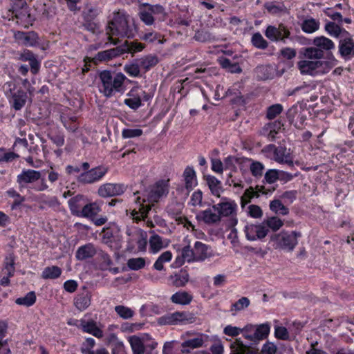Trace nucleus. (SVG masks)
Instances as JSON below:
<instances>
[{"label":"nucleus","instance_id":"obj_1","mask_svg":"<svg viewBox=\"0 0 354 354\" xmlns=\"http://www.w3.org/2000/svg\"><path fill=\"white\" fill-rule=\"evenodd\" d=\"M169 192L168 180H160L146 189L141 196H138L130 208V217L136 222L143 221L148 227H153V222L148 218L155 203L166 196Z\"/></svg>","mask_w":354,"mask_h":354},{"label":"nucleus","instance_id":"obj_2","mask_svg":"<svg viewBox=\"0 0 354 354\" xmlns=\"http://www.w3.org/2000/svg\"><path fill=\"white\" fill-rule=\"evenodd\" d=\"M99 79V91L106 98L124 93L127 77L122 73L104 70L100 73Z\"/></svg>","mask_w":354,"mask_h":354},{"label":"nucleus","instance_id":"obj_3","mask_svg":"<svg viewBox=\"0 0 354 354\" xmlns=\"http://www.w3.org/2000/svg\"><path fill=\"white\" fill-rule=\"evenodd\" d=\"M212 256L213 252L209 245L201 241H196L193 248L188 245L182 249L181 256L176 257L175 264L176 266H181L185 261H203Z\"/></svg>","mask_w":354,"mask_h":354},{"label":"nucleus","instance_id":"obj_4","mask_svg":"<svg viewBox=\"0 0 354 354\" xmlns=\"http://www.w3.org/2000/svg\"><path fill=\"white\" fill-rule=\"evenodd\" d=\"M41 172L32 169H24L17 177L19 189L29 188L37 192L47 190L48 186L44 179H41Z\"/></svg>","mask_w":354,"mask_h":354},{"label":"nucleus","instance_id":"obj_5","mask_svg":"<svg viewBox=\"0 0 354 354\" xmlns=\"http://www.w3.org/2000/svg\"><path fill=\"white\" fill-rule=\"evenodd\" d=\"M133 354H158V343L149 334L140 336L133 335L129 337Z\"/></svg>","mask_w":354,"mask_h":354},{"label":"nucleus","instance_id":"obj_6","mask_svg":"<svg viewBox=\"0 0 354 354\" xmlns=\"http://www.w3.org/2000/svg\"><path fill=\"white\" fill-rule=\"evenodd\" d=\"M301 236L299 232L297 231H281L271 236V241L274 243L276 249H281L288 251H292L298 244V238Z\"/></svg>","mask_w":354,"mask_h":354},{"label":"nucleus","instance_id":"obj_7","mask_svg":"<svg viewBox=\"0 0 354 354\" xmlns=\"http://www.w3.org/2000/svg\"><path fill=\"white\" fill-rule=\"evenodd\" d=\"M136 24H109L106 28V34L108 35V41L104 46L109 44L116 45L118 40L114 39L112 36L116 35L121 37H133L136 32Z\"/></svg>","mask_w":354,"mask_h":354},{"label":"nucleus","instance_id":"obj_8","mask_svg":"<svg viewBox=\"0 0 354 354\" xmlns=\"http://www.w3.org/2000/svg\"><path fill=\"white\" fill-rule=\"evenodd\" d=\"M270 330V327L268 323L259 325L247 324L243 327V337L250 342V346H252L266 339Z\"/></svg>","mask_w":354,"mask_h":354},{"label":"nucleus","instance_id":"obj_9","mask_svg":"<svg viewBox=\"0 0 354 354\" xmlns=\"http://www.w3.org/2000/svg\"><path fill=\"white\" fill-rule=\"evenodd\" d=\"M215 209H217L221 218L224 217H229V226L234 227L237 224V210L238 205L235 201L223 197L217 204L214 205Z\"/></svg>","mask_w":354,"mask_h":354},{"label":"nucleus","instance_id":"obj_10","mask_svg":"<svg viewBox=\"0 0 354 354\" xmlns=\"http://www.w3.org/2000/svg\"><path fill=\"white\" fill-rule=\"evenodd\" d=\"M128 97L124 103L131 109L137 110L142 106V101H149L152 96L140 87H133L127 93Z\"/></svg>","mask_w":354,"mask_h":354},{"label":"nucleus","instance_id":"obj_11","mask_svg":"<svg viewBox=\"0 0 354 354\" xmlns=\"http://www.w3.org/2000/svg\"><path fill=\"white\" fill-rule=\"evenodd\" d=\"M108 171L109 168L106 166H97L81 173L77 177V181L82 184L96 183L103 179Z\"/></svg>","mask_w":354,"mask_h":354},{"label":"nucleus","instance_id":"obj_12","mask_svg":"<svg viewBox=\"0 0 354 354\" xmlns=\"http://www.w3.org/2000/svg\"><path fill=\"white\" fill-rule=\"evenodd\" d=\"M266 151L272 153L273 159L277 162L293 167V156L290 149L281 146L276 147L274 145H269L266 147Z\"/></svg>","mask_w":354,"mask_h":354},{"label":"nucleus","instance_id":"obj_13","mask_svg":"<svg viewBox=\"0 0 354 354\" xmlns=\"http://www.w3.org/2000/svg\"><path fill=\"white\" fill-rule=\"evenodd\" d=\"M127 189L123 183H106L101 185L97 189V194L102 198H109L122 195Z\"/></svg>","mask_w":354,"mask_h":354},{"label":"nucleus","instance_id":"obj_14","mask_svg":"<svg viewBox=\"0 0 354 354\" xmlns=\"http://www.w3.org/2000/svg\"><path fill=\"white\" fill-rule=\"evenodd\" d=\"M8 98L11 106L15 110L19 111L26 104L28 95L26 92L22 89L14 87L10 88V94H8Z\"/></svg>","mask_w":354,"mask_h":354},{"label":"nucleus","instance_id":"obj_15","mask_svg":"<svg viewBox=\"0 0 354 354\" xmlns=\"http://www.w3.org/2000/svg\"><path fill=\"white\" fill-rule=\"evenodd\" d=\"M245 233L248 240L256 241L266 237L268 233V229L263 223L259 225L250 224L245 227Z\"/></svg>","mask_w":354,"mask_h":354},{"label":"nucleus","instance_id":"obj_16","mask_svg":"<svg viewBox=\"0 0 354 354\" xmlns=\"http://www.w3.org/2000/svg\"><path fill=\"white\" fill-rule=\"evenodd\" d=\"M14 37L19 44L25 46L33 47L39 44L38 35L34 31H16L14 32Z\"/></svg>","mask_w":354,"mask_h":354},{"label":"nucleus","instance_id":"obj_17","mask_svg":"<svg viewBox=\"0 0 354 354\" xmlns=\"http://www.w3.org/2000/svg\"><path fill=\"white\" fill-rule=\"evenodd\" d=\"M207 339V335L198 334L192 338L185 340L181 344L180 351L183 354H188L191 350L202 347Z\"/></svg>","mask_w":354,"mask_h":354},{"label":"nucleus","instance_id":"obj_18","mask_svg":"<svg viewBox=\"0 0 354 354\" xmlns=\"http://www.w3.org/2000/svg\"><path fill=\"white\" fill-rule=\"evenodd\" d=\"M192 316L186 312H175L162 317L164 324L169 325L185 324L192 322Z\"/></svg>","mask_w":354,"mask_h":354},{"label":"nucleus","instance_id":"obj_19","mask_svg":"<svg viewBox=\"0 0 354 354\" xmlns=\"http://www.w3.org/2000/svg\"><path fill=\"white\" fill-rule=\"evenodd\" d=\"M338 48L339 53L343 58L349 59L354 57V38L349 35L340 39Z\"/></svg>","mask_w":354,"mask_h":354},{"label":"nucleus","instance_id":"obj_20","mask_svg":"<svg viewBox=\"0 0 354 354\" xmlns=\"http://www.w3.org/2000/svg\"><path fill=\"white\" fill-rule=\"evenodd\" d=\"M80 329L84 333L91 334L97 338H102L104 335L101 328L97 325V323L92 319L88 320L84 318L81 319Z\"/></svg>","mask_w":354,"mask_h":354},{"label":"nucleus","instance_id":"obj_21","mask_svg":"<svg viewBox=\"0 0 354 354\" xmlns=\"http://www.w3.org/2000/svg\"><path fill=\"white\" fill-rule=\"evenodd\" d=\"M196 218L207 225L217 223L221 220L218 210L214 209V205L210 208L201 211L196 215Z\"/></svg>","mask_w":354,"mask_h":354},{"label":"nucleus","instance_id":"obj_22","mask_svg":"<svg viewBox=\"0 0 354 354\" xmlns=\"http://www.w3.org/2000/svg\"><path fill=\"white\" fill-rule=\"evenodd\" d=\"M266 36L272 41L283 40L288 37L289 31L282 24H279L277 28L269 26L266 30Z\"/></svg>","mask_w":354,"mask_h":354},{"label":"nucleus","instance_id":"obj_23","mask_svg":"<svg viewBox=\"0 0 354 354\" xmlns=\"http://www.w3.org/2000/svg\"><path fill=\"white\" fill-rule=\"evenodd\" d=\"M250 159L236 156H228L224 159L225 169L236 171L237 168L243 169L244 166L250 163Z\"/></svg>","mask_w":354,"mask_h":354},{"label":"nucleus","instance_id":"obj_24","mask_svg":"<svg viewBox=\"0 0 354 354\" xmlns=\"http://www.w3.org/2000/svg\"><path fill=\"white\" fill-rule=\"evenodd\" d=\"M91 293L87 289H84L74 298V305L80 311L88 308L91 305Z\"/></svg>","mask_w":354,"mask_h":354},{"label":"nucleus","instance_id":"obj_25","mask_svg":"<svg viewBox=\"0 0 354 354\" xmlns=\"http://www.w3.org/2000/svg\"><path fill=\"white\" fill-rule=\"evenodd\" d=\"M86 202L87 198L81 194H78L69 199L68 203L71 214L79 217Z\"/></svg>","mask_w":354,"mask_h":354},{"label":"nucleus","instance_id":"obj_26","mask_svg":"<svg viewBox=\"0 0 354 354\" xmlns=\"http://www.w3.org/2000/svg\"><path fill=\"white\" fill-rule=\"evenodd\" d=\"M230 354H257L251 346L245 344L241 338H236L230 345Z\"/></svg>","mask_w":354,"mask_h":354},{"label":"nucleus","instance_id":"obj_27","mask_svg":"<svg viewBox=\"0 0 354 354\" xmlns=\"http://www.w3.org/2000/svg\"><path fill=\"white\" fill-rule=\"evenodd\" d=\"M185 187L189 192L192 190L197 185V178L195 170L192 167L187 166L183 174Z\"/></svg>","mask_w":354,"mask_h":354},{"label":"nucleus","instance_id":"obj_28","mask_svg":"<svg viewBox=\"0 0 354 354\" xmlns=\"http://www.w3.org/2000/svg\"><path fill=\"white\" fill-rule=\"evenodd\" d=\"M297 67L302 75H317V60L304 59L298 62Z\"/></svg>","mask_w":354,"mask_h":354},{"label":"nucleus","instance_id":"obj_29","mask_svg":"<svg viewBox=\"0 0 354 354\" xmlns=\"http://www.w3.org/2000/svg\"><path fill=\"white\" fill-rule=\"evenodd\" d=\"M100 211L101 207L98 203L92 202L87 203L86 202L79 217L86 218L93 221Z\"/></svg>","mask_w":354,"mask_h":354},{"label":"nucleus","instance_id":"obj_30","mask_svg":"<svg viewBox=\"0 0 354 354\" xmlns=\"http://www.w3.org/2000/svg\"><path fill=\"white\" fill-rule=\"evenodd\" d=\"M337 60L332 55H329L327 60H317V75L328 73L335 66L337 65Z\"/></svg>","mask_w":354,"mask_h":354},{"label":"nucleus","instance_id":"obj_31","mask_svg":"<svg viewBox=\"0 0 354 354\" xmlns=\"http://www.w3.org/2000/svg\"><path fill=\"white\" fill-rule=\"evenodd\" d=\"M263 6L268 12L272 15L279 16L288 12V8L281 1H274L266 2Z\"/></svg>","mask_w":354,"mask_h":354},{"label":"nucleus","instance_id":"obj_32","mask_svg":"<svg viewBox=\"0 0 354 354\" xmlns=\"http://www.w3.org/2000/svg\"><path fill=\"white\" fill-rule=\"evenodd\" d=\"M95 253L96 250L94 245L88 243L80 247L76 252L75 257L78 260L82 261L93 257Z\"/></svg>","mask_w":354,"mask_h":354},{"label":"nucleus","instance_id":"obj_33","mask_svg":"<svg viewBox=\"0 0 354 354\" xmlns=\"http://www.w3.org/2000/svg\"><path fill=\"white\" fill-rule=\"evenodd\" d=\"M123 54V50L121 47H117L106 50L99 52L96 58L100 61H107Z\"/></svg>","mask_w":354,"mask_h":354},{"label":"nucleus","instance_id":"obj_34","mask_svg":"<svg viewBox=\"0 0 354 354\" xmlns=\"http://www.w3.org/2000/svg\"><path fill=\"white\" fill-rule=\"evenodd\" d=\"M207 183L211 191V193L216 197H220L223 192L221 182L215 176H208L207 177Z\"/></svg>","mask_w":354,"mask_h":354},{"label":"nucleus","instance_id":"obj_35","mask_svg":"<svg viewBox=\"0 0 354 354\" xmlns=\"http://www.w3.org/2000/svg\"><path fill=\"white\" fill-rule=\"evenodd\" d=\"M325 30L332 37L344 38L349 33L342 28L339 24H326Z\"/></svg>","mask_w":354,"mask_h":354},{"label":"nucleus","instance_id":"obj_36","mask_svg":"<svg viewBox=\"0 0 354 354\" xmlns=\"http://www.w3.org/2000/svg\"><path fill=\"white\" fill-rule=\"evenodd\" d=\"M62 273V269L57 266L46 267L41 272V278L44 279H56Z\"/></svg>","mask_w":354,"mask_h":354},{"label":"nucleus","instance_id":"obj_37","mask_svg":"<svg viewBox=\"0 0 354 354\" xmlns=\"http://www.w3.org/2000/svg\"><path fill=\"white\" fill-rule=\"evenodd\" d=\"M171 300L176 304L187 305L192 301V296L185 291H178L171 296Z\"/></svg>","mask_w":354,"mask_h":354},{"label":"nucleus","instance_id":"obj_38","mask_svg":"<svg viewBox=\"0 0 354 354\" xmlns=\"http://www.w3.org/2000/svg\"><path fill=\"white\" fill-rule=\"evenodd\" d=\"M281 128V123L279 121H274L268 124L264 127V133L267 134L268 139L271 141L274 140L277 134Z\"/></svg>","mask_w":354,"mask_h":354},{"label":"nucleus","instance_id":"obj_39","mask_svg":"<svg viewBox=\"0 0 354 354\" xmlns=\"http://www.w3.org/2000/svg\"><path fill=\"white\" fill-rule=\"evenodd\" d=\"M141 68L145 71H149L151 68L156 66L158 62L157 56L153 55H148L138 59Z\"/></svg>","mask_w":354,"mask_h":354},{"label":"nucleus","instance_id":"obj_40","mask_svg":"<svg viewBox=\"0 0 354 354\" xmlns=\"http://www.w3.org/2000/svg\"><path fill=\"white\" fill-rule=\"evenodd\" d=\"M226 96L232 97L230 101L232 104H243L245 103L243 97L238 88V86L234 85L226 91Z\"/></svg>","mask_w":354,"mask_h":354},{"label":"nucleus","instance_id":"obj_41","mask_svg":"<svg viewBox=\"0 0 354 354\" xmlns=\"http://www.w3.org/2000/svg\"><path fill=\"white\" fill-rule=\"evenodd\" d=\"M226 96L232 97L230 101L232 104H243L245 103L243 97L238 88V86L234 85L226 91Z\"/></svg>","mask_w":354,"mask_h":354},{"label":"nucleus","instance_id":"obj_42","mask_svg":"<svg viewBox=\"0 0 354 354\" xmlns=\"http://www.w3.org/2000/svg\"><path fill=\"white\" fill-rule=\"evenodd\" d=\"M166 245L162 238L158 234H153L149 239V250L153 254L158 252Z\"/></svg>","mask_w":354,"mask_h":354},{"label":"nucleus","instance_id":"obj_43","mask_svg":"<svg viewBox=\"0 0 354 354\" xmlns=\"http://www.w3.org/2000/svg\"><path fill=\"white\" fill-rule=\"evenodd\" d=\"M313 44L322 50H330L335 48L334 42L325 37H316L313 41Z\"/></svg>","mask_w":354,"mask_h":354},{"label":"nucleus","instance_id":"obj_44","mask_svg":"<svg viewBox=\"0 0 354 354\" xmlns=\"http://www.w3.org/2000/svg\"><path fill=\"white\" fill-rule=\"evenodd\" d=\"M304 55L310 60H318L324 57L323 50L318 47H308L304 50Z\"/></svg>","mask_w":354,"mask_h":354},{"label":"nucleus","instance_id":"obj_45","mask_svg":"<svg viewBox=\"0 0 354 354\" xmlns=\"http://www.w3.org/2000/svg\"><path fill=\"white\" fill-rule=\"evenodd\" d=\"M140 65L138 59L124 65V71L131 77H138L140 74Z\"/></svg>","mask_w":354,"mask_h":354},{"label":"nucleus","instance_id":"obj_46","mask_svg":"<svg viewBox=\"0 0 354 354\" xmlns=\"http://www.w3.org/2000/svg\"><path fill=\"white\" fill-rule=\"evenodd\" d=\"M130 20L131 17L125 10H118L109 16L108 22H129Z\"/></svg>","mask_w":354,"mask_h":354},{"label":"nucleus","instance_id":"obj_47","mask_svg":"<svg viewBox=\"0 0 354 354\" xmlns=\"http://www.w3.org/2000/svg\"><path fill=\"white\" fill-rule=\"evenodd\" d=\"M61 120L65 128L68 131L75 132L78 128L76 116L62 115Z\"/></svg>","mask_w":354,"mask_h":354},{"label":"nucleus","instance_id":"obj_48","mask_svg":"<svg viewBox=\"0 0 354 354\" xmlns=\"http://www.w3.org/2000/svg\"><path fill=\"white\" fill-rule=\"evenodd\" d=\"M194 39L201 42H206L214 39V37L207 28L202 27L196 31Z\"/></svg>","mask_w":354,"mask_h":354},{"label":"nucleus","instance_id":"obj_49","mask_svg":"<svg viewBox=\"0 0 354 354\" xmlns=\"http://www.w3.org/2000/svg\"><path fill=\"white\" fill-rule=\"evenodd\" d=\"M263 223L267 227V229L269 230L270 228L274 232L279 230L283 225V221L277 216L270 217L263 221Z\"/></svg>","mask_w":354,"mask_h":354},{"label":"nucleus","instance_id":"obj_50","mask_svg":"<svg viewBox=\"0 0 354 354\" xmlns=\"http://www.w3.org/2000/svg\"><path fill=\"white\" fill-rule=\"evenodd\" d=\"M35 301L36 295L33 291L29 292L24 297H21L16 299L17 304L27 307L32 306Z\"/></svg>","mask_w":354,"mask_h":354},{"label":"nucleus","instance_id":"obj_51","mask_svg":"<svg viewBox=\"0 0 354 354\" xmlns=\"http://www.w3.org/2000/svg\"><path fill=\"white\" fill-rule=\"evenodd\" d=\"M250 304V299L248 297H243L231 306L230 311L232 315H235L236 312L243 310L248 308Z\"/></svg>","mask_w":354,"mask_h":354},{"label":"nucleus","instance_id":"obj_52","mask_svg":"<svg viewBox=\"0 0 354 354\" xmlns=\"http://www.w3.org/2000/svg\"><path fill=\"white\" fill-rule=\"evenodd\" d=\"M270 209L276 214L281 215H287L289 213V209L286 207L281 201L274 200L270 203Z\"/></svg>","mask_w":354,"mask_h":354},{"label":"nucleus","instance_id":"obj_53","mask_svg":"<svg viewBox=\"0 0 354 354\" xmlns=\"http://www.w3.org/2000/svg\"><path fill=\"white\" fill-rule=\"evenodd\" d=\"M120 47L122 48L123 54L124 53H130L133 54L142 51V49L145 48L142 44L134 41L129 43L126 41L124 45Z\"/></svg>","mask_w":354,"mask_h":354},{"label":"nucleus","instance_id":"obj_54","mask_svg":"<svg viewBox=\"0 0 354 354\" xmlns=\"http://www.w3.org/2000/svg\"><path fill=\"white\" fill-rule=\"evenodd\" d=\"M15 270V259L10 254L6 257L5 259L4 267L2 270V272L5 275L12 277L14 274Z\"/></svg>","mask_w":354,"mask_h":354},{"label":"nucleus","instance_id":"obj_55","mask_svg":"<svg viewBox=\"0 0 354 354\" xmlns=\"http://www.w3.org/2000/svg\"><path fill=\"white\" fill-rule=\"evenodd\" d=\"M115 311L119 317L124 319H130L134 315V311L131 308L122 305L116 306Z\"/></svg>","mask_w":354,"mask_h":354},{"label":"nucleus","instance_id":"obj_56","mask_svg":"<svg viewBox=\"0 0 354 354\" xmlns=\"http://www.w3.org/2000/svg\"><path fill=\"white\" fill-rule=\"evenodd\" d=\"M127 266L130 270H138L145 266V259L142 257L131 258L127 261Z\"/></svg>","mask_w":354,"mask_h":354},{"label":"nucleus","instance_id":"obj_57","mask_svg":"<svg viewBox=\"0 0 354 354\" xmlns=\"http://www.w3.org/2000/svg\"><path fill=\"white\" fill-rule=\"evenodd\" d=\"M316 85L313 83L304 82L301 85L297 86L293 89L291 94H307L310 91L315 90Z\"/></svg>","mask_w":354,"mask_h":354},{"label":"nucleus","instance_id":"obj_58","mask_svg":"<svg viewBox=\"0 0 354 354\" xmlns=\"http://www.w3.org/2000/svg\"><path fill=\"white\" fill-rule=\"evenodd\" d=\"M8 196L15 199L13 203L11 205L12 209H16L17 207L21 205L25 201L24 197L21 196L15 189H10L6 192Z\"/></svg>","mask_w":354,"mask_h":354},{"label":"nucleus","instance_id":"obj_59","mask_svg":"<svg viewBox=\"0 0 354 354\" xmlns=\"http://www.w3.org/2000/svg\"><path fill=\"white\" fill-rule=\"evenodd\" d=\"M95 345V341L92 337H88L81 346V352L82 354H93L95 352L93 348Z\"/></svg>","mask_w":354,"mask_h":354},{"label":"nucleus","instance_id":"obj_60","mask_svg":"<svg viewBox=\"0 0 354 354\" xmlns=\"http://www.w3.org/2000/svg\"><path fill=\"white\" fill-rule=\"evenodd\" d=\"M251 41L252 45L259 49H265L268 46V42L259 32L254 33L252 35Z\"/></svg>","mask_w":354,"mask_h":354},{"label":"nucleus","instance_id":"obj_61","mask_svg":"<svg viewBox=\"0 0 354 354\" xmlns=\"http://www.w3.org/2000/svg\"><path fill=\"white\" fill-rule=\"evenodd\" d=\"M141 6L143 8H146L148 12L151 15V16L158 17V15H162L164 13V8L162 6L160 5H150L149 3H145L141 4Z\"/></svg>","mask_w":354,"mask_h":354},{"label":"nucleus","instance_id":"obj_62","mask_svg":"<svg viewBox=\"0 0 354 354\" xmlns=\"http://www.w3.org/2000/svg\"><path fill=\"white\" fill-rule=\"evenodd\" d=\"M223 333L225 335L232 337H237L240 334H242L243 335V328H240L232 325H227L223 328Z\"/></svg>","mask_w":354,"mask_h":354},{"label":"nucleus","instance_id":"obj_63","mask_svg":"<svg viewBox=\"0 0 354 354\" xmlns=\"http://www.w3.org/2000/svg\"><path fill=\"white\" fill-rule=\"evenodd\" d=\"M203 203V192L198 189L193 192L189 204L194 207H201Z\"/></svg>","mask_w":354,"mask_h":354},{"label":"nucleus","instance_id":"obj_64","mask_svg":"<svg viewBox=\"0 0 354 354\" xmlns=\"http://www.w3.org/2000/svg\"><path fill=\"white\" fill-rule=\"evenodd\" d=\"M143 131L140 129H124L122 131L123 138H138L142 135Z\"/></svg>","mask_w":354,"mask_h":354}]
</instances>
